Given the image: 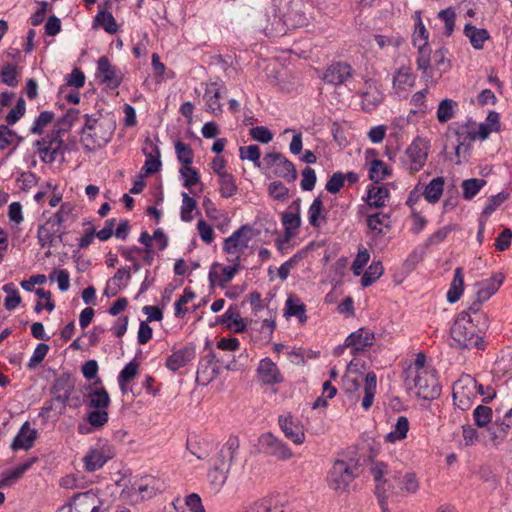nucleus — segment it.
Wrapping results in <instances>:
<instances>
[{"label": "nucleus", "mask_w": 512, "mask_h": 512, "mask_svg": "<svg viewBox=\"0 0 512 512\" xmlns=\"http://www.w3.org/2000/svg\"><path fill=\"white\" fill-rule=\"evenodd\" d=\"M371 474L376 482L375 494L382 510H386V499L405 494H414L419 489V481L413 472L402 473L388 470L383 462H377L371 467Z\"/></svg>", "instance_id": "f257e3e1"}, {"label": "nucleus", "mask_w": 512, "mask_h": 512, "mask_svg": "<svg viewBox=\"0 0 512 512\" xmlns=\"http://www.w3.org/2000/svg\"><path fill=\"white\" fill-rule=\"evenodd\" d=\"M405 385L409 390H414L418 397L425 400L435 399L441 393L438 380L431 370L407 371Z\"/></svg>", "instance_id": "f03ea898"}, {"label": "nucleus", "mask_w": 512, "mask_h": 512, "mask_svg": "<svg viewBox=\"0 0 512 512\" xmlns=\"http://www.w3.org/2000/svg\"><path fill=\"white\" fill-rule=\"evenodd\" d=\"M85 124L82 129L81 141L88 150H95L106 145L112 136V124L99 121L92 116L85 115Z\"/></svg>", "instance_id": "7ed1b4c3"}, {"label": "nucleus", "mask_w": 512, "mask_h": 512, "mask_svg": "<svg viewBox=\"0 0 512 512\" xmlns=\"http://www.w3.org/2000/svg\"><path fill=\"white\" fill-rule=\"evenodd\" d=\"M450 335L457 347L461 349L483 350L486 346L482 336L469 325V318H466V314H458L450 329Z\"/></svg>", "instance_id": "20e7f679"}, {"label": "nucleus", "mask_w": 512, "mask_h": 512, "mask_svg": "<svg viewBox=\"0 0 512 512\" xmlns=\"http://www.w3.org/2000/svg\"><path fill=\"white\" fill-rule=\"evenodd\" d=\"M477 393L483 394V385L478 384L470 375L461 376L453 384L454 405L463 411L469 409L476 399Z\"/></svg>", "instance_id": "39448f33"}, {"label": "nucleus", "mask_w": 512, "mask_h": 512, "mask_svg": "<svg viewBox=\"0 0 512 512\" xmlns=\"http://www.w3.org/2000/svg\"><path fill=\"white\" fill-rule=\"evenodd\" d=\"M358 473V465L353 460H336L329 472L328 484L337 492L346 491Z\"/></svg>", "instance_id": "423d86ee"}, {"label": "nucleus", "mask_w": 512, "mask_h": 512, "mask_svg": "<svg viewBox=\"0 0 512 512\" xmlns=\"http://www.w3.org/2000/svg\"><path fill=\"white\" fill-rule=\"evenodd\" d=\"M61 133L60 130L54 128L45 138L35 142V145L39 146L38 152L43 162L53 163L58 156L64 154L65 145Z\"/></svg>", "instance_id": "0eeeda50"}, {"label": "nucleus", "mask_w": 512, "mask_h": 512, "mask_svg": "<svg viewBox=\"0 0 512 512\" xmlns=\"http://www.w3.org/2000/svg\"><path fill=\"white\" fill-rule=\"evenodd\" d=\"M255 28L272 37L283 34L282 20L277 15L276 7L269 5L263 11L257 12L253 19Z\"/></svg>", "instance_id": "6e6552de"}, {"label": "nucleus", "mask_w": 512, "mask_h": 512, "mask_svg": "<svg viewBox=\"0 0 512 512\" xmlns=\"http://www.w3.org/2000/svg\"><path fill=\"white\" fill-rule=\"evenodd\" d=\"M266 167L272 170V173L288 182H294L297 177L295 165L279 152L267 153L263 159Z\"/></svg>", "instance_id": "1a4fd4ad"}, {"label": "nucleus", "mask_w": 512, "mask_h": 512, "mask_svg": "<svg viewBox=\"0 0 512 512\" xmlns=\"http://www.w3.org/2000/svg\"><path fill=\"white\" fill-rule=\"evenodd\" d=\"M427 157V143L421 138H416L407 147L405 155L402 158V162L407 167V169L414 173L418 172L425 165Z\"/></svg>", "instance_id": "9d476101"}, {"label": "nucleus", "mask_w": 512, "mask_h": 512, "mask_svg": "<svg viewBox=\"0 0 512 512\" xmlns=\"http://www.w3.org/2000/svg\"><path fill=\"white\" fill-rule=\"evenodd\" d=\"M220 373V368L216 360V355L213 351H209L206 355L201 357L196 382L200 385L206 386L210 384Z\"/></svg>", "instance_id": "9b49d317"}, {"label": "nucleus", "mask_w": 512, "mask_h": 512, "mask_svg": "<svg viewBox=\"0 0 512 512\" xmlns=\"http://www.w3.org/2000/svg\"><path fill=\"white\" fill-rule=\"evenodd\" d=\"M252 239V228L249 225H242L232 235L225 239L223 250L229 255H239L248 247Z\"/></svg>", "instance_id": "f8f14e48"}, {"label": "nucleus", "mask_w": 512, "mask_h": 512, "mask_svg": "<svg viewBox=\"0 0 512 512\" xmlns=\"http://www.w3.org/2000/svg\"><path fill=\"white\" fill-rule=\"evenodd\" d=\"M260 444L265 453L278 460L285 461L293 456V453L287 444L272 433L263 434L260 438Z\"/></svg>", "instance_id": "ddd939ff"}, {"label": "nucleus", "mask_w": 512, "mask_h": 512, "mask_svg": "<svg viewBox=\"0 0 512 512\" xmlns=\"http://www.w3.org/2000/svg\"><path fill=\"white\" fill-rule=\"evenodd\" d=\"M70 512H99L102 501L94 490L76 494L69 503Z\"/></svg>", "instance_id": "4468645a"}, {"label": "nucleus", "mask_w": 512, "mask_h": 512, "mask_svg": "<svg viewBox=\"0 0 512 512\" xmlns=\"http://www.w3.org/2000/svg\"><path fill=\"white\" fill-rule=\"evenodd\" d=\"M504 279L505 275L502 272H496L490 278L476 282L475 296L484 302L488 301L502 286Z\"/></svg>", "instance_id": "2eb2a0df"}, {"label": "nucleus", "mask_w": 512, "mask_h": 512, "mask_svg": "<svg viewBox=\"0 0 512 512\" xmlns=\"http://www.w3.org/2000/svg\"><path fill=\"white\" fill-rule=\"evenodd\" d=\"M98 76L111 89L118 88L122 82L120 71L111 65L106 56H102L98 60Z\"/></svg>", "instance_id": "dca6fc26"}, {"label": "nucleus", "mask_w": 512, "mask_h": 512, "mask_svg": "<svg viewBox=\"0 0 512 512\" xmlns=\"http://www.w3.org/2000/svg\"><path fill=\"white\" fill-rule=\"evenodd\" d=\"M112 457L113 453L109 447L91 448L83 458L85 469L88 472H94L102 468Z\"/></svg>", "instance_id": "f3484780"}, {"label": "nucleus", "mask_w": 512, "mask_h": 512, "mask_svg": "<svg viewBox=\"0 0 512 512\" xmlns=\"http://www.w3.org/2000/svg\"><path fill=\"white\" fill-rule=\"evenodd\" d=\"M281 222L285 228V241H290L294 231L301 226L300 199L290 205L289 211L282 213Z\"/></svg>", "instance_id": "a211bd4d"}, {"label": "nucleus", "mask_w": 512, "mask_h": 512, "mask_svg": "<svg viewBox=\"0 0 512 512\" xmlns=\"http://www.w3.org/2000/svg\"><path fill=\"white\" fill-rule=\"evenodd\" d=\"M375 341L374 333L366 328H360L351 333L345 340V346L352 348V353L364 351L367 347L373 345Z\"/></svg>", "instance_id": "6ab92c4d"}, {"label": "nucleus", "mask_w": 512, "mask_h": 512, "mask_svg": "<svg viewBox=\"0 0 512 512\" xmlns=\"http://www.w3.org/2000/svg\"><path fill=\"white\" fill-rule=\"evenodd\" d=\"M353 75V68L346 62H335L331 64L325 74V82L332 85H341Z\"/></svg>", "instance_id": "aec40b11"}, {"label": "nucleus", "mask_w": 512, "mask_h": 512, "mask_svg": "<svg viewBox=\"0 0 512 512\" xmlns=\"http://www.w3.org/2000/svg\"><path fill=\"white\" fill-rule=\"evenodd\" d=\"M74 390V382L68 374H62L57 377L52 385L51 392L56 401L66 405L70 395Z\"/></svg>", "instance_id": "412c9836"}, {"label": "nucleus", "mask_w": 512, "mask_h": 512, "mask_svg": "<svg viewBox=\"0 0 512 512\" xmlns=\"http://www.w3.org/2000/svg\"><path fill=\"white\" fill-rule=\"evenodd\" d=\"M257 375L264 384L268 385L280 383L283 379L277 365L270 358L260 361Z\"/></svg>", "instance_id": "4be33fe9"}, {"label": "nucleus", "mask_w": 512, "mask_h": 512, "mask_svg": "<svg viewBox=\"0 0 512 512\" xmlns=\"http://www.w3.org/2000/svg\"><path fill=\"white\" fill-rule=\"evenodd\" d=\"M195 355L196 352L194 346H184L183 348L173 352L167 358L166 367L172 371H177L192 361L195 358Z\"/></svg>", "instance_id": "5701e85b"}, {"label": "nucleus", "mask_w": 512, "mask_h": 512, "mask_svg": "<svg viewBox=\"0 0 512 512\" xmlns=\"http://www.w3.org/2000/svg\"><path fill=\"white\" fill-rule=\"evenodd\" d=\"M55 226L54 220H48L38 228L37 238L42 247L56 246V238H59V242H63L64 233L56 229Z\"/></svg>", "instance_id": "b1692460"}, {"label": "nucleus", "mask_w": 512, "mask_h": 512, "mask_svg": "<svg viewBox=\"0 0 512 512\" xmlns=\"http://www.w3.org/2000/svg\"><path fill=\"white\" fill-rule=\"evenodd\" d=\"M37 434V430L31 428L28 421L25 422L21 426L18 434L15 436L11 444V448L15 451L19 449L29 450L33 446L37 438Z\"/></svg>", "instance_id": "393cba45"}, {"label": "nucleus", "mask_w": 512, "mask_h": 512, "mask_svg": "<svg viewBox=\"0 0 512 512\" xmlns=\"http://www.w3.org/2000/svg\"><path fill=\"white\" fill-rule=\"evenodd\" d=\"M223 85L218 82H212L207 84L204 100L206 103L207 111L219 115L222 112V106L220 103L221 90Z\"/></svg>", "instance_id": "a878e982"}, {"label": "nucleus", "mask_w": 512, "mask_h": 512, "mask_svg": "<svg viewBox=\"0 0 512 512\" xmlns=\"http://www.w3.org/2000/svg\"><path fill=\"white\" fill-rule=\"evenodd\" d=\"M365 87L361 94L362 107L365 111H372L383 101V93L372 80H367Z\"/></svg>", "instance_id": "bb28decb"}, {"label": "nucleus", "mask_w": 512, "mask_h": 512, "mask_svg": "<svg viewBox=\"0 0 512 512\" xmlns=\"http://www.w3.org/2000/svg\"><path fill=\"white\" fill-rule=\"evenodd\" d=\"M451 131L455 137V143L463 142V144L470 145L477 139L476 124L471 120L465 123H455Z\"/></svg>", "instance_id": "cd10ccee"}, {"label": "nucleus", "mask_w": 512, "mask_h": 512, "mask_svg": "<svg viewBox=\"0 0 512 512\" xmlns=\"http://www.w3.org/2000/svg\"><path fill=\"white\" fill-rule=\"evenodd\" d=\"M239 447L237 438H230L219 450L215 458L214 464L218 467L222 465L226 466L227 470H230L231 463L234 459L235 453Z\"/></svg>", "instance_id": "c85d7f7f"}, {"label": "nucleus", "mask_w": 512, "mask_h": 512, "mask_svg": "<svg viewBox=\"0 0 512 512\" xmlns=\"http://www.w3.org/2000/svg\"><path fill=\"white\" fill-rule=\"evenodd\" d=\"M284 316L287 318L294 316L299 319L300 323H306V305L297 295L291 294L288 296L285 303Z\"/></svg>", "instance_id": "c756f323"}, {"label": "nucleus", "mask_w": 512, "mask_h": 512, "mask_svg": "<svg viewBox=\"0 0 512 512\" xmlns=\"http://www.w3.org/2000/svg\"><path fill=\"white\" fill-rule=\"evenodd\" d=\"M279 426L284 432L285 436L295 444L299 445L304 442L305 434L301 428L293 422L292 417L280 416Z\"/></svg>", "instance_id": "7c9ffc66"}, {"label": "nucleus", "mask_w": 512, "mask_h": 512, "mask_svg": "<svg viewBox=\"0 0 512 512\" xmlns=\"http://www.w3.org/2000/svg\"><path fill=\"white\" fill-rule=\"evenodd\" d=\"M219 322L226 325L227 328L236 333L245 331L246 325L241 318L236 307L230 306L226 312L220 317Z\"/></svg>", "instance_id": "2f4dec72"}, {"label": "nucleus", "mask_w": 512, "mask_h": 512, "mask_svg": "<svg viewBox=\"0 0 512 512\" xmlns=\"http://www.w3.org/2000/svg\"><path fill=\"white\" fill-rule=\"evenodd\" d=\"M464 34L469 39L472 47L476 50L483 49L485 41L490 38V35L486 29L477 28L471 23L465 25Z\"/></svg>", "instance_id": "473e14b6"}, {"label": "nucleus", "mask_w": 512, "mask_h": 512, "mask_svg": "<svg viewBox=\"0 0 512 512\" xmlns=\"http://www.w3.org/2000/svg\"><path fill=\"white\" fill-rule=\"evenodd\" d=\"M390 196L389 190L384 186L372 185L368 189L366 203L371 208L384 207Z\"/></svg>", "instance_id": "72a5a7b5"}, {"label": "nucleus", "mask_w": 512, "mask_h": 512, "mask_svg": "<svg viewBox=\"0 0 512 512\" xmlns=\"http://www.w3.org/2000/svg\"><path fill=\"white\" fill-rule=\"evenodd\" d=\"M464 291V275L463 268L457 267L454 271V277L450 283L446 298L449 303H456L462 296Z\"/></svg>", "instance_id": "f704fd0d"}, {"label": "nucleus", "mask_w": 512, "mask_h": 512, "mask_svg": "<svg viewBox=\"0 0 512 512\" xmlns=\"http://www.w3.org/2000/svg\"><path fill=\"white\" fill-rule=\"evenodd\" d=\"M232 261L233 265L225 266L222 268L221 276H218L213 271H210L209 278L211 283H215L217 280L218 285L224 288L225 285L233 279L240 268V255H237Z\"/></svg>", "instance_id": "c9c22d12"}, {"label": "nucleus", "mask_w": 512, "mask_h": 512, "mask_svg": "<svg viewBox=\"0 0 512 512\" xmlns=\"http://www.w3.org/2000/svg\"><path fill=\"white\" fill-rule=\"evenodd\" d=\"M512 429V420L497 419L491 427L488 428L490 437L494 443H500L505 440Z\"/></svg>", "instance_id": "e433bc0d"}, {"label": "nucleus", "mask_w": 512, "mask_h": 512, "mask_svg": "<svg viewBox=\"0 0 512 512\" xmlns=\"http://www.w3.org/2000/svg\"><path fill=\"white\" fill-rule=\"evenodd\" d=\"M415 75L411 72L409 66H401L393 75V88L404 90L406 86L412 87L415 83Z\"/></svg>", "instance_id": "4c0bfd02"}, {"label": "nucleus", "mask_w": 512, "mask_h": 512, "mask_svg": "<svg viewBox=\"0 0 512 512\" xmlns=\"http://www.w3.org/2000/svg\"><path fill=\"white\" fill-rule=\"evenodd\" d=\"M323 201L316 197L308 209V221L313 228H319L322 223H326L327 217L323 214Z\"/></svg>", "instance_id": "58836bf2"}, {"label": "nucleus", "mask_w": 512, "mask_h": 512, "mask_svg": "<svg viewBox=\"0 0 512 512\" xmlns=\"http://www.w3.org/2000/svg\"><path fill=\"white\" fill-rule=\"evenodd\" d=\"M416 47L418 48V55L416 59L417 68L422 71L423 78L428 81L431 77L428 74V70L431 66V49L429 45H425V42L419 43Z\"/></svg>", "instance_id": "ea45409f"}, {"label": "nucleus", "mask_w": 512, "mask_h": 512, "mask_svg": "<svg viewBox=\"0 0 512 512\" xmlns=\"http://www.w3.org/2000/svg\"><path fill=\"white\" fill-rule=\"evenodd\" d=\"M444 184H445V181H444L443 177H436V178L432 179L425 187V190L423 193L425 199L429 203H432V204L437 203L443 194Z\"/></svg>", "instance_id": "a19ab883"}, {"label": "nucleus", "mask_w": 512, "mask_h": 512, "mask_svg": "<svg viewBox=\"0 0 512 512\" xmlns=\"http://www.w3.org/2000/svg\"><path fill=\"white\" fill-rule=\"evenodd\" d=\"M409 427V420L406 416L398 417L396 424L394 425V429L386 435L385 441L395 443L405 439L407 437Z\"/></svg>", "instance_id": "79ce46f5"}, {"label": "nucleus", "mask_w": 512, "mask_h": 512, "mask_svg": "<svg viewBox=\"0 0 512 512\" xmlns=\"http://www.w3.org/2000/svg\"><path fill=\"white\" fill-rule=\"evenodd\" d=\"M377 386V376L374 372H368L365 376L364 397L362 399V407L368 410L373 403Z\"/></svg>", "instance_id": "37998d69"}, {"label": "nucleus", "mask_w": 512, "mask_h": 512, "mask_svg": "<svg viewBox=\"0 0 512 512\" xmlns=\"http://www.w3.org/2000/svg\"><path fill=\"white\" fill-rule=\"evenodd\" d=\"M486 180L478 178L466 179L462 182V195L465 200L473 199L478 192L486 185Z\"/></svg>", "instance_id": "c03bdc74"}, {"label": "nucleus", "mask_w": 512, "mask_h": 512, "mask_svg": "<svg viewBox=\"0 0 512 512\" xmlns=\"http://www.w3.org/2000/svg\"><path fill=\"white\" fill-rule=\"evenodd\" d=\"M94 24L102 27L107 33L115 34L118 26L112 13L100 10L94 18Z\"/></svg>", "instance_id": "a18cd8bd"}, {"label": "nucleus", "mask_w": 512, "mask_h": 512, "mask_svg": "<svg viewBox=\"0 0 512 512\" xmlns=\"http://www.w3.org/2000/svg\"><path fill=\"white\" fill-rule=\"evenodd\" d=\"M384 272V267L380 261H373L361 278V285L368 287L379 279Z\"/></svg>", "instance_id": "49530a36"}, {"label": "nucleus", "mask_w": 512, "mask_h": 512, "mask_svg": "<svg viewBox=\"0 0 512 512\" xmlns=\"http://www.w3.org/2000/svg\"><path fill=\"white\" fill-rule=\"evenodd\" d=\"M457 102L452 99H443L437 108V119L440 123H446L454 117Z\"/></svg>", "instance_id": "de8ad7c7"}, {"label": "nucleus", "mask_w": 512, "mask_h": 512, "mask_svg": "<svg viewBox=\"0 0 512 512\" xmlns=\"http://www.w3.org/2000/svg\"><path fill=\"white\" fill-rule=\"evenodd\" d=\"M89 406L95 409H106L110 404V397L105 388H98L88 394Z\"/></svg>", "instance_id": "09e8293b"}, {"label": "nucleus", "mask_w": 512, "mask_h": 512, "mask_svg": "<svg viewBox=\"0 0 512 512\" xmlns=\"http://www.w3.org/2000/svg\"><path fill=\"white\" fill-rule=\"evenodd\" d=\"M392 171L388 168L382 160H373L369 169V178L374 183H379L387 176L391 175Z\"/></svg>", "instance_id": "8fccbe9b"}, {"label": "nucleus", "mask_w": 512, "mask_h": 512, "mask_svg": "<svg viewBox=\"0 0 512 512\" xmlns=\"http://www.w3.org/2000/svg\"><path fill=\"white\" fill-rule=\"evenodd\" d=\"M390 217L384 213H375L367 218V226L378 234L384 233L383 228H390Z\"/></svg>", "instance_id": "3c124183"}, {"label": "nucleus", "mask_w": 512, "mask_h": 512, "mask_svg": "<svg viewBox=\"0 0 512 512\" xmlns=\"http://www.w3.org/2000/svg\"><path fill=\"white\" fill-rule=\"evenodd\" d=\"M146 161L144 163V166L142 170L145 172L146 175L157 173L161 166V160H160V150L157 146H154L152 153H146Z\"/></svg>", "instance_id": "603ef678"}, {"label": "nucleus", "mask_w": 512, "mask_h": 512, "mask_svg": "<svg viewBox=\"0 0 512 512\" xmlns=\"http://www.w3.org/2000/svg\"><path fill=\"white\" fill-rule=\"evenodd\" d=\"M219 192L224 198H230L236 194L237 185L232 174H221L219 176Z\"/></svg>", "instance_id": "864d4df0"}, {"label": "nucleus", "mask_w": 512, "mask_h": 512, "mask_svg": "<svg viewBox=\"0 0 512 512\" xmlns=\"http://www.w3.org/2000/svg\"><path fill=\"white\" fill-rule=\"evenodd\" d=\"M23 138L18 136L17 133L9 129L6 125H0V149L4 150L10 145H19Z\"/></svg>", "instance_id": "5fc2aeb1"}, {"label": "nucleus", "mask_w": 512, "mask_h": 512, "mask_svg": "<svg viewBox=\"0 0 512 512\" xmlns=\"http://www.w3.org/2000/svg\"><path fill=\"white\" fill-rule=\"evenodd\" d=\"M54 113L50 111H42L33 122L30 132L35 135H41L44 129L52 123Z\"/></svg>", "instance_id": "6e6d98bb"}, {"label": "nucleus", "mask_w": 512, "mask_h": 512, "mask_svg": "<svg viewBox=\"0 0 512 512\" xmlns=\"http://www.w3.org/2000/svg\"><path fill=\"white\" fill-rule=\"evenodd\" d=\"M0 77L2 83L9 87H16L18 85V72L15 65L11 63H6L1 71H0Z\"/></svg>", "instance_id": "4d7b16f0"}, {"label": "nucleus", "mask_w": 512, "mask_h": 512, "mask_svg": "<svg viewBox=\"0 0 512 512\" xmlns=\"http://www.w3.org/2000/svg\"><path fill=\"white\" fill-rule=\"evenodd\" d=\"M492 409L485 405H478L473 411L474 422L478 427H486L492 420Z\"/></svg>", "instance_id": "13d9d810"}, {"label": "nucleus", "mask_w": 512, "mask_h": 512, "mask_svg": "<svg viewBox=\"0 0 512 512\" xmlns=\"http://www.w3.org/2000/svg\"><path fill=\"white\" fill-rule=\"evenodd\" d=\"M131 278L130 275V267H122L117 270L115 275L112 277V279L109 281V284L105 290V293L108 294V290L111 289L112 285H114V290L112 292V295L115 296L118 292V290L122 287L121 281L126 280L128 282Z\"/></svg>", "instance_id": "bf43d9fd"}, {"label": "nucleus", "mask_w": 512, "mask_h": 512, "mask_svg": "<svg viewBox=\"0 0 512 512\" xmlns=\"http://www.w3.org/2000/svg\"><path fill=\"white\" fill-rule=\"evenodd\" d=\"M229 471L230 470H227L225 465L221 467L213 465L208 473L211 484L215 488H220L226 482Z\"/></svg>", "instance_id": "052dcab7"}, {"label": "nucleus", "mask_w": 512, "mask_h": 512, "mask_svg": "<svg viewBox=\"0 0 512 512\" xmlns=\"http://www.w3.org/2000/svg\"><path fill=\"white\" fill-rule=\"evenodd\" d=\"M34 461H35V459H31L25 463L20 464L19 466L15 467L11 471L7 472L5 474V477L3 478L2 484L9 485V484L17 481L32 466Z\"/></svg>", "instance_id": "680f3d73"}, {"label": "nucleus", "mask_w": 512, "mask_h": 512, "mask_svg": "<svg viewBox=\"0 0 512 512\" xmlns=\"http://www.w3.org/2000/svg\"><path fill=\"white\" fill-rule=\"evenodd\" d=\"M438 18L444 22V28H445L444 34L447 37H450L454 31V26H455V18H456L455 10L452 7H448L444 10H441L438 13Z\"/></svg>", "instance_id": "e2e57ef3"}, {"label": "nucleus", "mask_w": 512, "mask_h": 512, "mask_svg": "<svg viewBox=\"0 0 512 512\" xmlns=\"http://www.w3.org/2000/svg\"><path fill=\"white\" fill-rule=\"evenodd\" d=\"M73 210L74 207L71 203H63L60 209L55 213L54 217L51 218L50 220H54V223L57 226H61L63 223L67 221H73Z\"/></svg>", "instance_id": "0e129e2a"}, {"label": "nucleus", "mask_w": 512, "mask_h": 512, "mask_svg": "<svg viewBox=\"0 0 512 512\" xmlns=\"http://www.w3.org/2000/svg\"><path fill=\"white\" fill-rule=\"evenodd\" d=\"M195 298V293L191 290V288L186 287L184 289L183 295L175 302V316L177 318H183L187 309L184 306L189 303L191 300Z\"/></svg>", "instance_id": "69168bd1"}, {"label": "nucleus", "mask_w": 512, "mask_h": 512, "mask_svg": "<svg viewBox=\"0 0 512 512\" xmlns=\"http://www.w3.org/2000/svg\"><path fill=\"white\" fill-rule=\"evenodd\" d=\"M175 151L179 162L185 166H190L193 162V151L188 144L177 141L175 144Z\"/></svg>", "instance_id": "338daca9"}, {"label": "nucleus", "mask_w": 512, "mask_h": 512, "mask_svg": "<svg viewBox=\"0 0 512 512\" xmlns=\"http://www.w3.org/2000/svg\"><path fill=\"white\" fill-rule=\"evenodd\" d=\"M251 512H285L284 503H273L271 500H262L255 504Z\"/></svg>", "instance_id": "774afa93"}]
</instances>
